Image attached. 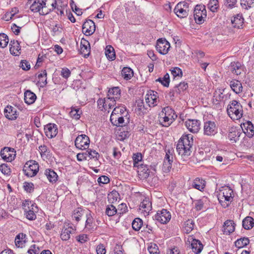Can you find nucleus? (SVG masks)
<instances>
[{"label": "nucleus", "mask_w": 254, "mask_h": 254, "mask_svg": "<svg viewBox=\"0 0 254 254\" xmlns=\"http://www.w3.org/2000/svg\"><path fill=\"white\" fill-rule=\"evenodd\" d=\"M191 240L190 245L192 252L195 254H199L203 249L202 243L200 241L193 239L192 238H191Z\"/></svg>", "instance_id": "5701e85b"}, {"label": "nucleus", "mask_w": 254, "mask_h": 254, "mask_svg": "<svg viewBox=\"0 0 254 254\" xmlns=\"http://www.w3.org/2000/svg\"><path fill=\"white\" fill-rule=\"evenodd\" d=\"M162 113L164 116L160 118L159 122L163 127H168L170 126L177 117L174 110L168 106L162 109Z\"/></svg>", "instance_id": "20e7f679"}, {"label": "nucleus", "mask_w": 254, "mask_h": 254, "mask_svg": "<svg viewBox=\"0 0 254 254\" xmlns=\"http://www.w3.org/2000/svg\"><path fill=\"white\" fill-rule=\"evenodd\" d=\"M20 67L24 70H28L30 69V64L26 60H22L20 62Z\"/></svg>", "instance_id": "69168bd1"}, {"label": "nucleus", "mask_w": 254, "mask_h": 254, "mask_svg": "<svg viewBox=\"0 0 254 254\" xmlns=\"http://www.w3.org/2000/svg\"><path fill=\"white\" fill-rule=\"evenodd\" d=\"M105 54L107 58L110 61H113L115 59L116 55L114 48L108 45L106 46L105 49Z\"/></svg>", "instance_id": "e433bc0d"}, {"label": "nucleus", "mask_w": 254, "mask_h": 254, "mask_svg": "<svg viewBox=\"0 0 254 254\" xmlns=\"http://www.w3.org/2000/svg\"><path fill=\"white\" fill-rule=\"evenodd\" d=\"M46 135L49 138H52L58 133L57 126L55 124H48L44 127Z\"/></svg>", "instance_id": "f3484780"}, {"label": "nucleus", "mask_w": 254, "mask_h": 254, "mask_svg": "<svg viewBox=\"0 0 254 254\" xmlns=\"http://www.w3.org/2000/svg\"><path fill=\"white\" fill-rule=\"evenodd\" d=\"M173 162L164 161L163 164V170L165 173L169 172L172 168Z\"/></svg>", "instance_id": "13d9d810"}, {"label": "nucleus", "mask_w": 254, "mask_h": 254, "mask_svg": "<svg viewBox=\"0 0 254 254\" xmlns=\"http://www.w3.org/2000/svg\"><path fill=\"white\" fill-rule=\"evenodd\" d=\"M95 31V24L92 20H86L82 25V32L86 36L91 35Z\"/></svg>", "instance_id": "ddd939ff"}, {"label": "nucleus", "mask_w": 254, "mask_h": 254, "mask_svg": "<svg viewBox=\"0 0 254 254\" xmlns=\"http://www.w3.org/2000/svg\"><path fill=\"white\" fill-rule=\"evenodd\" d=\"M242 133V132L240 127H232L229 130L228 138L233 142H236L239 140Z\"/></svg>", "instance_id": "dca6fc26"}, {"label": "nucleus", "mask_w": 254, "mask_h": 254, "mask_svg": "<svg viewBox=\"0 0 254 254\" xmlns=\"http://www.w3.org/2000/svg\"><path fill=\"white\" fill-rule=\"evenodd\" d=\"M31 207H32L31 209H29L24 212H25L26 218L29 220H35L36 218V215L34 213L35 210L34 207H35L36 209H37V207L36 206H35V204H32Z\"/></svg>", "instance_id": "4c0bfd02"}, {"label": "nucleus", "mask_w": 254, "mask_h": 254, "mask_svg": "<svg viewBox=\"0 0 254 254\" xmlns=\"http://www.w3.org/2000/svg\"><path fill=\"white\" fill-rule=\"evenodd\" d=\"M228 116L233 120H238L243 116V107L236 100L230 102L227 109Z\"/></svg>", "instance_id": "7ed1b4c3"}, {"label": "nucleus", "mask_w": 254, "mask_h": 254, "mask_svg": "<svg viewBox=\"0 0 254 254\" xmlns=\"http://www.w3.org/2000/svg\"><path fill=\"white\" fill-rule=\"evenodd\" d=\"M36 99V95L30 90H26L24 93V101L28 105L34 103Z\"/></svg>", "instance_id": "a878e982"}, {"label": "nucleus", "mask_w": 254, "mask_h": 254, "mask_svg": "<svg viewBox=\"0 0 254 254\" xmlns=\"http://www.w3.org/2000/svg\"><path fill=\"white\" fill-rule=\"evenodd\" d=\"M154 219L161 224H167L171 218L170 212L167 209H162L158 210L154 216Z\"/></svg>", "instance_id": "0eeeda50"}, {"label": "nucleus", "mask_w": 254, "mask_h": 254, "mask_svg": "<svg viewBox=\"0 0 254 254\" xmlns=\"http://www.w3.org/2000/svg\"><path fill=\"white\" fill-rule=\"evenodd\" d=\"M208 8L213 12L217 11L219 7V2L218 0H210L207 4Z\"/></svg>", "instance_id": "79ce46f5"}, {"label": "nucleus", "mask_w": 254, "mask_h": 254, "mask_svg": "<svg viewBox=\"0 0 254 254\" xmlns=\"http://www.w3.org/2000/svg\"><path fill=\"white\" fill-rule=\"evenodd\" d=\"M38 78L40 83L43 84L42 86L46 85L47 83V72L46 70H42L38 75Z\"/></svg>", "instance_id": "09e8293b"}, {"label": "nucleus", "mask_w": 254, "mask_h": 254, "mask_svg": "<svg viewBox=\"0 0 254 254\" xmlns=\"http://www.w3.org/2000/svg\"><path fill=\"white\" fill-rule=\"evenodd\" d=\"M86 221L85 224L84 229L86 232H92L95 230V224L94 223V219L91 214L90 211L87 210V213L86 214Z\"/></svg>", "instance_id": "2eb2a0df"}, {"label": "nucleus", "mask_w": 254, "mask_h": 254, "mask_svg": "<svg viewBox=\"0 0 254 254\" xmlns=\"http://www.w3.org/2000/svg\"><path fill=\"white\" fill-rule=\"evenodd\" d=\"M87 211V210L80 208H77L74 210L72 215V217L73 219H74L77 222H78L80 220L81 217L82 216L86 215Z\"/></svg>", "instance_id": "c85d7f7f"}, {"label": "nucleus", "mask_w": 254, "mask_h": 254, "mask_svg": "<svg viewBox=\"0 0 254 254\" xmlns=\"http://www.w3.org/2000/svg\"><path fill=\"white\" fill-rule=\"evenodd\" d=\"M116 100L110 99L109 97H107V98L105 99L107 110L108 109H110L113 108L116 105Z\"/></svg>", "instance_id": "864d4df0"}, {"label": "nucleus", "mask_w": 254, "mask_h": 254, "mask_svg": "<svg viewBox=\"0 0 254 254\" xmlns=\"http://www.w3.org/2000/svg\"><path fill=\"white\" fill-rule=\"evenodd\" d=\"M149 168V165L143 164H140V167H138L140 172L142 173V176L144 178H148L150 175V171Z\"/></svg>", "instance_id": "58836bf2"}, {"label": "nucleus", "mask_w": 254, "mask_h": 254, "mask_svg": "<svg viewBox=\"0 0 254 254\" xmlns=\"http://www.w3.org/2000/svg\"><path fill=\"white\" fill-rule=\"evenodd\" d=\"M203 131L204 135H214L217 132V127L214 122L208 121L204 123Z\"/></svg>", "instance_id": "9b49d317"}, {"label": "nucleus", "mask_w": 254, "mask_h": 254, "mask_svg": "<svg viewBox=\"0 0 254 254\" xmlns=\"http://www.w3.org/2000/svg\"><path fill=\"white\" fill-rule=\"evenodd\" d=\"M71 74L70 70L67 67H64L62 68L61 75V76L65 78H68Z\"/></svg>", "instance_id": "4d7b16f0"}, {"label": "nucleus", "mask_w": 254, "mask_h": 254, "mask_svg": "<svg viewBox=\"0 0 254 254\" xmlns=\"http://www.w3.org/2000/svg\"><path fill=\"white\" fill-rule=\"evenodd\" d=\"M140 209L148 213L152 208L151 202L148 198L144 199L140 204Z\"/></svg>", "instance_id": "473e14b6"}, {"label": "nucleus", "mask_w": 254, "mask_h": 254, "mask_svg": "<svg viewBox=\"0 0 254 254\" xmlns=\"http://www.w3.org/2000/svg\"><path fill=\"white\" fill-rule=\"evenodd\" d=\"M156 48L160 54L166 55L170 48V44L165 39L160 38L157 41Z\"/></svg>", "instance_id": "1a4fd4ad"}, {"label": "nucleus", "mask_w": 254, "mask_h": 254, "mask_svg": "<svg viewBox=\"0 0 254 254\" xmlns=\"http://www.w3.org/2000/svg\"><path fill=\"white\" fill-rule=\"evenodd\" d=\"M232 193L233 190L229 187L224 188L220 190L218 194V199L224 208L228 207L232 201Z\"/></svg>", "instance_id": "39448f33"}, {"label": "nucleus", "mask_w": 254, "mask_h": 254, "mask_svg": "<svg viewBox=\"0 0 254 254\" xmlns=\"http://www.w3.org/2000/svg\"><path fill=\"white\" fill-rule=\"evenodd\" d=\"M97 104L99 109L103 111L104 110L106 111V104L105 102V99H99L97 101Z\"/></svg>", "instance_id": "680f3d73"}, {"label": "nucleus", "mask_w": 254, "mask_h": 254, "mask_svg": "<svg viewBox=\"0 0 254 254\" xmlns=\"http://www.w3.org/2000/svg\"><path fill=\"white\" fill-rule=\"evenodd\" d=\"M230 86L233 91L236 94L242 91L243 86L241 82L237 80H233L230 82Z\"/></svg>", "instance_id": "cd10ccee"}, {"label": "nucleus", "mask_w": 254, "mask_h": 254, "mask_svg": "<svg viewBox=\"0 0 254 254\" xmlns=\"http://www.w3.org/2000/svg\"><path fill=\"white\" fill-rule=\"evenodd\" d=\"M9 39L7 35L4 33H0V47L4 48L8 43Z\"/></svg>", "instance_id": "c03bdc74"}, {"label": "nucleus", "mask_w": 254, "mask_h": 254, "mask_svg": "<svg viewBox=\"0 0 254 254\" xmlns=\"http://www.w3.org/2000/svg\"><path fill=\"white\" fill-rule=\"evenodd\" d=\"M39 251V248L36 245H32L28 250V253L29 254H38Z\"/></svg>", "instance_id": "0e129e2a"}, {"label": "nucleus", "mask_w": 254, "mask_h": 254, "mask_svg": "<svg viewBox=\"0 0 254 254\" xmlns=\"http://www.w3.org/2000/svg\"><path fill=\"white\" fill-rule=\"evenodd\" d=\"M179 5H176L174 9V12L176 14L178 17L180 18L186 17L188 14L189 12L186 11V9H182V7H179Z\"/></svg>", "instance_id": "ea45409f"}, {"label": "nucleus", "mask_w": 254, "mask_h": 254, "mask_svg": "<svg viewBox=\"0 0 254 254\" xmlns=\"http://www.w3.org/2000/svg\"><path fill=\"white\" fill-rule=\"evenodd\" d=\"M244 18L242 14H238L231 19V24L234 28H242L244 24Z\"/></svg>", "instance_id": "412c9836"}, {"label": "nucleus", "mask_w": 254, "mask_h": 254, "mask_svg": "<svg viewBox=\"0 0 254 254\" xmlns=\"http://www.w3.org/2000/svg\"><path fill=\"white\" fill-rule=\"evenodd\" d=\"M23 187L27 192H31L34 190V185L32 183L25 182Z\"/></svg>", "instance_id": "e2e57ef3"}, {"label": "nucleus", "mask_w": 254, "mask_h": 254, "mask_svg": "<svg viewBox=\"0 0 254 254\" xmlns=\"http://www.w3.org/2000/svg\"><path fill=\"white\" fill-rule=\"evenodd\" d=\"M249 243L250 240L248 238L243 237L236 241L235 242V245L238 249H241L247 246Z\"/></svg>", "instance_id": "c9c22d12"}, {"label": "nucleus", "mask_w": 254, "mask_h": 254, "mask_svg": "<svg viewBox=\"0 0 254 254\" xmlns=\"http://www.w3.org/2000/svg\"><path fill=\"white\" fill-rule=\"evenodd\" d=\"M242 225L244 229H251L254 226V219L252 217L247 216L243 220Z\"/></svg>", "instance_id": "72a5a7b5"}, {"label": "nucleus", "mask_w": 254, "mask_h": 254, "mask_svg": "<svg viewBox=\"0 0 254 254\" xmlns=\"http://www.w3.org/2000/svg\"><path fill=\"white\" fill-rule=\"evenodd\" d=\"M9 46H10L9 51L11 54L17 56L20 54L19 51L21 50V47L18 41H11Z\"/></svg>", "instance_id": "393cba45"}, {"label": "nucleus", "mask_w": 254, "mask_h": 254, "mask_svg": "<svg viewBox=\"0 0 254 254\" xmlns=\"http://www.w3.org/2000/svg\"><path fill=\"white\" fill-rule=\"evenodd\" d=\"M143 225L142 220L139 218H135L132 222V227L135 231H139Z\"/></svg>", "instance_id": "37998d69"}, {"label": "nucleus", "mask_w": 254, "mask_h": 254, "mask_svg": "<svg viewBox=\"0 0 254 254\" xmlns=\"http://www.w3.org/2000/svg\"><path fill=\"white\" fill-rule=\"evenodd\" d=\"M121 75L125 79L128 80L133 76V72L130 67H124L122 70Z\"/></svg>", "instance_id": "f704fd0d"}, {"label": "nucleus", "mask_w": 254, "mask_h": 254, "mask_svg": "<svg viewBox=\"0 0 254 254\" xmlns=\"http://www.w3.org/2000/svg\"><path fill=\"white\" fill-rule=\"evenodd\" d=\"M90 50V44L88 41L82 38L80 42V53L84 57H87L89 55Z\"/></svg>", "instance_id": "4be33fe9"}, {"label": "nucleus", "mask_w": 254, "mask_h": 254, "mask_svg": "<svg viewBox=\"0 0 254 254\" xmlns=\"http://www.w3.org/2000/svg\"><path fill=\"white\" fill-rule=\"evenodd\" d=\"M74 229L70 226L63 229L61 234V239L63 241L68 240L70 238V234L72 233Z\"/></svg>", "instance_id": "2f4dec72"}, {"label": "nucleus", "mask_w": 254, "mask_h": 254, "mask_svg": "<svg viewBox=\"0 0 254 254\" xmlns=\"http://www.w3.org/2000/svg\"><path fill=\"white\" fill-rule=\"evenodd\" d=\"M105 213L108 216H112L117 213V209L113 205H108L106 207Z\"/></svg>", "instance_id": "a18cd8bd"}, {"label": "nucleus", "mask_w": 254, "mask_h": 254, "mask_svg": "<svg viewBox=\"0 0 254 254\" xmlns=\"http://www.w3.org/2000/svg\"><path fill=\"white\" fill-rule=\"evenodd\" d=\"M120 97V90L118 87L111 88L108 91V97L110 99L117 100Z\"/></svg>", "instance_id": "c756f323"}, {"label": "nucleus", "mask_w": 254, "mask_h": 254, "mask_svg": "<svg viewBox=\"0 0 254 254\" xmlns=\"http://www.w3.org/2000/svg\"><path fill=\"white\" fill-rule=\"evenodd\" d=\"M171 73L175 77H177V76L181 77L183 75L182 70L178 67H174L171 70Z\"/></svg>", "instance_id": "6e6d98bb"}, {"label": "nucleus", "mask_w": 254, "mask_h": 254, "mask_svg": "<svg viewBox=\"0 0 254 254\" xmlns=\"http://www.w3.org/2000/svg\"><path fill=\"white\" fill-rule=\"evenodd\" d=\"M44 174L50 183H55L57 181L58 176L54 170L47 169Z\"/></svg>", "instance_id": "bb28decb"}, {"label": "nucleus", "mask_w": 254, "mask_h": 254, "mask_svg": "<svg viewBox=\"0 0 254 254\" xmlns=\"http://www.w3.org/2000/svg\"><path fill=\"white\" fill-rule=\"evenodd\" d=\"M229 68L232 72L237 75L241 74L243 71V67L239 62H232Z\"/></svg>", "instance_id": "b1692460"}, {"label": "nucleus", "mask_w": 254, "mask_h": 254, "mask_svg": "<svg viewBox=\"0 0 254 254\" xmlns=\"http://www.w3.org/2000/svg\"><path fill=\"white\" fill-rule=\"evenodd\" d=\"M90 143L89 138L85 134L78 135L75 139L74 143L76 148L84 150L88 148Z\"/></svg>", "instance_id": "6e6552de"}, {"label": "nucleus", "mask_w": 254, "mask_h": 254, "mask_svg": "<svg viewBox=\"0 0 254 254\" xmlns=\"http://www.w3.org/2000/svg\"><path fill=\"white\" fill-rule=\"evenodd\" d=\"M15 153L13 148L5 147L1 150L0 156L4 161L11 162L15 157Z\"/></svg>", "instance_id": "9d476101"}, {"label": "nucleus", "mask_w": 254, "mask_h": 254, "mask_svg": "<svg viewBox=\"0 0 254 254\" xmlns=\"http://www.w3.org/2000/svg\"><path fill=\"white\" fill-rule=\"evenodd\" d=\"M98 182L99 185L101 186L102 185L107 184L110 182L109 178L106 176H102L98 178Z\"/></svg>", "instance_id": "bf43d9fd"}, {"label": "nucleus", "mask_w": 254, "mask_h": 254, "mask_svg": "<svg viewBox=\"0 0 254 254\" xmlns=\"http://www.w3.org/2000/svg\"><path fill=\"white\" fill-rule=\"evenodd\" d=\"M29 163L28 168L33 172H35L36 173H37L39 170V164L38 163L35 161H30Z\"/></svg>", "instance_id": "8fccbe9b"}, {"label": "nucleus", "mask_w": 254, "mask_h": 254, "mask_svg": "<svg viewBox=\"0 0 254 254\" xmlns=\"http://www.w3.org/2000/svg\"><path fill=\"white\" fill-rule=\"evenodd\" d=\"M115 254H125L122 245L117 244L114 248Z\"/></svg>", "instance_id": "774afa93"}, {"label": "nucleus", "mask_w": 254, "mask_h": 254, "mask_svg": "<svg viewBox=\"0 0 254 254\" xmlns=\"http://www.w3.org/2000/svg\"><path fill=\"white\" fill-rule=\"evenodd\" d=\"M205 186V181L203 179L198 178L195 179L192 183V187L199 190H203Z\"/></svg>", "instance_id": "7c9ffc66"}, {"label": "nucleus", "mask_w": 254, "mask_h": 254, "mask_svg": "<svg viewBox=\"0 0 254 254\" xmlns=\"http://www.w3.org/2000/svg\"><path fill=\"white\" fill-rule=\"evenodd\" d=\"M4 114L5 117L10 120H15L18 116L16 109L11 106H7L4 109Z\"/></svg>", "instance_id": "aec40b11"}, {"label": "nucleus", "mask_w": 254, "mask_h": 254, "mask_svg": "<svg viewBox=\"0 0 254 254\" xmlns=\"http://www.w3.org/2000/svg\"><path fill=\"white\" fill-rule=\"evenodd\" d=\"M185 228L187 232H190L194 228V223L191 219L188 220L185 222Z\"/></svg>", "instance_id": "603ef678"}, {"label": "nucleus", "mask_w": 254, "mask_h": 254, "mask_svg": "<svg viewBox=\"0 0 254 254\" xmlns=\"http://www.w3.org/2000/svg\"><path fill=\"white\" fill-rule=\"evenodd\" d=\"M235 223L232 220H226L223 226V232L225 235H230L232 233L235 229Z\"/></svg>", "instance_id": "a211bd4d"}, {"label": "nucleus", "mask_w": 254, "mask_h": 254, "mask_svg": "<svg viewBox=\"0 0 254 254\" xmlns=\"http://www.w3.org/2000/svg\"><path fill=\"white\" fill-rule=\"evenodd\" d=\"M96 252L97 254H106V251L103 244H99L97 246Z\"/></svg>", "instance_id": "338daca9"}, {"label": "nucleus", "mask_w": 254, "mask_h": 254, "mask_svg": "<svg viewBox=\"0 0 254 254\" xmlns=\"http://www.w3.org/2000/svg\"><path fill=\"white\" fill-rule=\"evenodd\" d=\"M56 0H34L30 9L33 12H39L41 15L49 14L54 10Z\"/></svg>", "instance_id": "f03ea898"}, {"label": "nucleus", "mask_w": 254, "mask_h": 254, "mask_svg": "<svg viewBox=\"0 0 254 254\" xmlns=\"http://www.w3.org/2000/svg\"><path fill=\"white\" fill-rule=\"evenodd\" d=\"M157 92L154 91H150L147 93L145 98L146 103L149 107L155 106L157 105Z\"/></svg>", "instance_id": "6ab92c4d"}, {"label": "nucleus", "mask_w": 254, "mask_h": 254, "mask_svg": "<svg viewBox=\"0 0 254 254\" xmlns=\"http://www.w3.org/2000/svg\"><path fill=\"white\" fill-rule=\"evenodd\" d=\"M240 128L248 137L252 138L254 135V127L251 122L248 121L241 124Z\"/></svg>", "instance_id": "4468645a"}, {"label": "nucleus", "mask_w": 254, "mask_h": 254, "mask_svg": "<svg viewBox=\"0 0 254 254\" xmlns=\"http://www.w3.org/2000/svg\"><path fill=\"white\" fill-rule=\"evenodd\" d=\"M241 5L245 9H248L254 5V0H241Z\"/></svg>", "instance_id": "49530a36"}, {"label": "nucleus", "mask_w": 254, "mask_h": 254, "mask_svg": "<svg viewBox=\"0 0 254 254\" xmlns=\"http://www.w3.org/2000/svg\"><path fill=\"white\" fill-rule=\"evenodd\" d=\"M0 170L5 175H9L11 172L10 168L5 164H2L0 166Z\"/></svg>", "instance_id": "052dcab7"}, {"label": "nucleus", "mask_w": 254, "mask_h": 254, "mask_svg": "<svg viewBox=\"0 0 254 254\" xmlns=\"http://www.w3.org/2000/svg\"><path fill=\"white\" fill-rule=\"evenodd\" d=\"M79 112L80 111L79 109L72 108L69 112V115L72 118L77 120L80 118Z\"/></svg>", "instance_id": "5fc2aeb1"}, {"label": "nucleus", "mask_w": 254, "mask_h": 254, "mask_svg": "<svg viewBox=\"0 0 254 254\" xmlns=\"http://www.w3.org/2000/svg\"><path fill=\"white\" fill-rule=\"evenodd\" d=\"M137 106L135 108V112L139 115H141L144 114L145 112V108L144 107V103L142 100H138L136 101Z\"/></svg>", "instance_id": "a19ab883"}, {"label": "nucleus", "mask_w": 254, "mask_h": 254, "mask_svg": "<svg viewBox=\"0 0 254 254\" xmlns=\"http://www.w3.org/2000/svg\"><path fill=\"white\" fill-rule=\"evenodd\" d=\"M194 19L198 24L204 22L206 18V10L204 5H196L194 9Z\"/></svg>", "instance_id": "423d86ee"}, {"label": "nucleus", "mask_w": 254, "mask_h": 254, "mask_svg": "<svg viewBox=\"0 0 254 254\" xmlns=\"http://www.w3.org/2000/svg\"><path fill=\"white\" fill-rule=\"evenodd\" d=\"M148 250L150 254H159V251L158 246L156 244H151L148 247Z\"/></svg>", "instance_id": "3c124183"}, {"label": "nucleus", "mask_w": 254, "mask_h": 254, "mask_svg": "<svg viewBox=\"0 0 254 254\" xmlns=\"http://www.w3.org/2000/svg\"><path fill=\"white\" fill-rule=\"evenodd\" d=\"M133 165L134 167H139L140 164L139 162L142 160V155L140 153L134 154L133 156Z\"/></svg>", "instance_id": "de8ad7c7"}, {"label": "nucleus", "mask_w": 254, "mask_h": 254, "mask_svg": "<svg viewBox=\"0 0 254 254\" xmlns=\"http://www.w3.org/2000/svg\"><path fill=\"white\" fill-rule=\"evenodd\" d=\"M185 126L192 133H197L200 128V122L195 119H189L185 122Z\"/></svg>", "instance_id": "f8f14e48"}, {"label": "nucleus", "mask_w": 254, "mask_h": 254, "mask_svg": "<svg viewBox=\"0 0 254 254\" xmlns=\"http://www.w3.org/2000/svg\"><path fill=\"white\" fill-rule=\"evenodd\" d=\"M193 145V135L191 134L183 135L180 138L177 144V151L179 155L185 159L190 155Z\"/></svg>", "instance_id": "f257e3e1"}]
</instances>
